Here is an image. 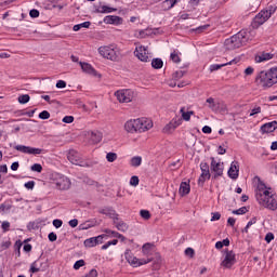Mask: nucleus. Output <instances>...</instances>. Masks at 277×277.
Returning <instances> with one entry per match:
<instances>
[{"instance_id":"nucleus-8","label":"nucleus","mask_w":277,"mask_h":277,"mask_svg":"<svg viewBox=\"0 0 277 277\" xmlns=\"http://www.w3.org/2000/svg\"><path fill=\"white\" fill-rule=\"evenodd\" d=\"M115 96L119 103H131L135 96V93L131 89H124L115 92Z\"/></svg>"},{"instance_id":"nucleus-24","label":"nucleus","mask_w":277,"mask_h":277,"mask_svg":"<svg viewBox=\"0 0 277 277\" xmlns=\"http://www.w3.org/2000/svg\"><path fill=\"white\" fill-rule=\"evenodd\" d=\"M114 225L116 226L117 230H120L121 233H127L129 230V225L124 223V221H120V219L114 220Z\"/></svg>"},{"instance_id":"nucleus-13","label":"nucleus","mask_w":277,"mask_h":277,"mask_svg":"<svg viewBox=\"0 0 277 277\" xmlns=\"http://www.w3.org/2000/svg\"><path fill=\"white\" fill-rule=\"evenodd\" d=\"M138 133H145V131H150L153 129V120L148 118H138L136 119Z\"/></svg>"},{"instance_id":"nucleus-48","label":"nucleus","mask_w":277,"mask_h":277,"mask_svg":"<svg viewBox=\"0 0 277 277\" xmlns=\"http://www.w3.org/2000/svg\"><path fill=\"white\" fill-rule=\"evenodd\" d=\"M31 172H42V164L40 163H35L30 167Z\"/></svg>"},{"instance_id":"nucleus-9","label":"nucleus","mask_w":277,"mask_h":277,"mask_svg":"<svg viewBox=\"0 0 277 277\" xmlns=\"http://www.w3.org/2000/svg\"><path fill=\"white\" fill-rule=\"evenodd\" d=\"M201 174L198 179L199 187H203L205 183L211 179V171L209 170V163L201 162L200 163Z\"/></svg>"},{"instance_id":"nucleus-64","label":"nucleus","mask_w":277,"mask_h":277,"mask_svg":"<svg viewBox=\"0 0 277 277\" xmlns=\"http://www.w3.org/2000/svg\"><path fill=\"white\" fill-rule=\"evenodd\" d=\"M185 254H186V256H194V249L187 248V249L185 250Z\"/></svg>"},{"instance_id":"nucleus-30","label":"nucleus","mask_w":277,"mask_h":277,"mask_svg":"<svg viewBox=\"0 0 277 277\" xmlns=\"http://www.w3.org/2000/svg\"><path fill=\"white\" fill-rule=\"evenodd\" d=\"M116 11H117V9L110 8L107 5H102L96 9V12H98V14H110V12H116Z\"/></svg>"},{"instance_id":"nucleus-40","label":"nucleus","mask_w":277,"mask_h":277,"mask_svg":"<svg viewBox=\"0 0 277 277\" xmlns=\"http://www.w3.org/2000/svg\"><path fill=\"white\" fill-rule=\"evenodd\" d=\"M30 98L31 97L29 96V94L19 95L18 96V103L21 105H25V104H27L28 101H30Z\"/></svg>"},{"instance_id":"nucleus-16","label":"nucleus","mask_w":277,"mask_h":277,"mask_svg":"<svg viewBox=\"0 0 277 277\" xmlns=\"http://www.w3.org/2000/svg\"><path fill=\"white\" fill-rule=\"evenodd\" d=\"M227 175L229 179H233V181H237L239 179V162L233 161L230 163V167L227 171Z\"/></svg>"},{"instance_id":"nucleus-54","label":"nucleus","mask_w":277,"mask_h":277,"mask_svg":"<svg viewBox=\"0 0 277 277\" xmlns=\"http://www.w3.org/2000/svg\"><path fill=\"white\" fill-rule=\"evenodd\" d=\"M29 16H30L31 18H38V16H40V11H38V10H36V9H32V10H30V12H29Z\"/></svg>"},{"instance_id":"nucleus-34","label":"nucleus","mask_w":277,"mask_h":277,"mask_svg":"<svg viewBox=\"0 0 277 277\" xmlns=\"http://www.w3.org/2000/svg\"><path fill=\"white\" fill-rule=\"evenodd\" d=\"M96 226V221H85L80 224V230H88L89 228H94Z\"/></svg>"},{"instance_id":"nucleus-10","label":"nucleus","mask_w":277,"mask_h":277,"mask_svg":"<svg viewBox=\"0 0 277 277\" xmlns=\"http://www.w3.org/2000/svg\"><path fill=\"white\" fill-rule=\"evenodd\" d=\"M224 254H225V258L221 262V265H222V267H225L226 269H230V267H233V265H235V263H237L235 252L226 249L224 251Z\"/></svg>"},{"instance_id":"nucleus-22","label":"nucleus","mask_w":277,"mask_h":277,"mask_svg":"<svg viewBox=\"0 0 277 277\" xmlns=\"http://www.w3.org/2000/svg\"><path fill=\"white\" fill-rule=\"evenodd\" d=\"M276 5H268L266 9L262 10L260 14H262V17L264 19L269 21V18H272V15L276 14Z\"/></svg>"},{"instance_id":"nucleus-11","label":"nucleus","mask_w":277,"mask_h":277,"mask_svg":"<svg viewBox=\"0 0 277 277\" xmlns=\"http://www.w3.org/2000/svg\"><path fill=\"white\" fill-rule=\"evenodd\" d=\"M14 148L15 150L24 153L25 155H42V153H44V149L42 148L29 147L25 145H16Z\"/></svg>"},{"instance_id":"nucleus-35","label":"nucleus","mask_w":277,"mask_h":277,"mask_svg":"<svg viewBox=\"0 0 277 277\" xmlns=\"http://www.w3.org/2000/svg\"><path fill=\"white\" fill-rule=\"evenodd\" d=\"M151 68H155V70H160V68H163V61L161 58H154L151 61Z\"/></svg>"},{"instance_id":"nucleus-63","label":"nucleus","mask_w":277,"mask_h":277,"mask_svg":"<svg viewBox=\"0 0 277 277\" xmlns=\"http://www.w3.org/2000/svg\"><path fill=\"white\" fill-rule=\"evenodd\" d=\"M56 88H58V89H64V88H66V81H64V80H58V81L56 82Z\"/></svg>"},{"instance_id":"nucleus-27","label":"nucleus","mask_w":277,"mask_h":277,"mask_svg":"<svg viewBox=\"0 0 277 277\" xmlns=\"http://www.w3.org/2000/svg\"><path fill=\"white\" fill-rule=\"evenodd\" d=\"M79 65L81 66L83 72H87L88 75H96V70L89 63L79 62Z\"/></svg>"},{"instance_id":"nucleus-7","label":"nucleus","mask_w":277,"mask_h":277,"mask_svg":"<svg viewBox=\"0 0 277 277\" xmlns=\"http://www.w3.org/2000/svg\"><path fill=\"white\" fill-rule=\"evenodd\" d=\"M124 256L132 267H142V265H148L153 261V259H137L131 255V250H127Z\"/></svg>"},{"instance_id":"nucleus-4","label":"nucleus","mask_w":277,"mask_h":277,"mask_svg":"<svg viewBox=\"0 0 277 277\" xmlns=\"http://www.w3.org/2000/svg\"><path fill=\"white\" fill-rule=\"evenodd\" d=\"M98 53L100 55H102V57H105L106 60H110V62H118V60H120V55L118 54L114 45L100 47Z\"/></svg>"},{"instance_id":"nucleus-58","label":"nucleus","mask_w":277,"mask_h":277,"mask_svg":"<svg viewBox=\"0 0 277 277\" xmlns=\"http://www.w3.org/2000/svg\"><path fill=\"white\" fill-rule=\"evenodd\" d=\"M68 224L71 228H77V226H79V220L72 219L68 222Z\"/></svg>"},{"instance_id":"nucleus-6","label":"nucleus","mask_w":277,"mask_h":277,"mask_svg":"<svg viewBox=\"0 0 277 277\" xmlns=\"http://www.w3.org/2000/svg\"><path fill=\"white\" fill-rule=\"evenodd\" d=\"M49 269V259L40 256L30 265V273L47 272Z\"/></svg>"},{"instance_id":"nucleus-45","label":"nucleus","mask_w":277,"mask_h":277,"mask_svg":"<svg viewBox=\"0 0 277 277\" xmlns=\"http://www.w3.org/2000/svg\"><path fill=\"white\" fill-rule=\"evenodd\" d=\"M117 245H118V239L110 240L102 246V250H107L109 246H117Z\"/></svg>"},{"instance_id":"nucleus-33","label":"nucleus","mask_w":277,"mask_h":277,"mask_svg":"<svg viewBox=\"0 0 277 277\" xmlns=\"http://www.w3.org/2000/svg\"><path fill=\"white\" fill-rule=\"evenodd\" d=\"M130 166L132 168H140L142 166V157L141 156H134L130 160Z\"/></svg>"},{"instance_id":"nucleus-1","label":"nucleus","mask_w":277,"mask_h":277,"mask_svg":"<svg viewBox=\"0 0 277 277\" xmlns=\"http://www.w3.org/2000/svg\"><path fill=\"white\" fill-rule=\"evenodd\" d=\"M255 81L262 85V88H272L277 83V67L271 68L268 71H261Z\"/></svg>"},{"instance_id":"nucleus-12","label":"nucleus","mask_w":277,"mask_h":277,"mask_svg":"<svg viewBox=\"0 0 277 277\" xmlns=\"http://www.w3.org/2000/svg\"><path fill=\"white\" fill-rule=\"evenodd\" d=\"M211 171L214 173L213 179H217L219 176H223L224 174V163L216 162L215 158L211 157Z\"/></svg>"},{"instance_id":"nucleus-19","label":"nucleus","mask_w":277,"mask_h":277,"mask_svg":"<svg viewBox=\"0 0 277 277\" xmlns=\"http://www.w3.org/2000/svg\"><path fill=\"white\" fill-rule=\"evenodd\" d=\"M276 129H277V121H271L261 126L260 133H262V135H265V133H274Z\"/></svg>"},{"instance_id":"nucleus-60","label":"nucleus","mask_w":277,"mask_h":277,"mask_svg":"<svg viewBox=\"0 0 277 277\" xmlns=\"http://www.w3.org/2000/svg\"><path fill=\"white\" fill-rule=\"evenodd\" d=\"M48 239H49V241H57V234L51 232V233L48 235Z\"/></svg>"},{"instance_id":"nucleus-20","label":"nucleus","mask_w":277,"mask_h":277,"mask_svg":"<svg viewBox=\"0 0 277 277\" xmlns=\"http://www.w3.org/2000/svg\"><path fill=\"white\" fill-rule=\"evenodd\" d=\"M124 130L127 133H140L137 119H131L124 123Z\"/></svg>"},{"instance_id":"nucleus-36","label":"nucleus","mask_w":277,"mask_h":277,"mask_svg":"<svg viewBox=\"0 0 277 277\" xmlns=\"http://www.w3.org/2000/svg\"><path fill=\"white\" fill-rule=\"evenodd\" d=\"M95 246H98V242L96 241V238L91 237L84 240V247L85 248H95Z\"/></svg>"},{"instance_id":"nucleus-26","label":"nucleus","mask_w":277,"mask_h":277,"mask_svg":"<svg viewBox=\"0 0 277 277\" xmlns=\"http://www.w3.org/2000/svg\"><path fill=\"white\" fill-rule=\"evenodd\" d=\"M180 196H187L189 192H192V186H189V182H182L180 184Z\"/></svg>"},{"instance_id":"nucleus-5","label":"nucleus","mask_w":277,"mask_h":277,"mask_svg":"<svg viewBox=\"0 0 277 277\" xmlns=\"http://www.w3.org/2000/svg\"><path fill=\"white\" fill-rule=\"evenodd\" d=\"M67 159L74 166H80V168H90L88 161L81 159V156L75 149H70L67 154Z\"/></svg>"},{"instance_id":"nucleus-18","label":"nucleus","mask_w":277,"mask_h":277,"mask_svg":"<svg viewBox=\"0 0 277 277\" xmlns=\"http://www.w3.org/2000/svg\"><path fill=\"white\" fill-rule=\"evenodd\" d=\"M254 179H255V181H258L256 188H255V198H256V200H259V194L263 195V194H265V192H269V189H272V188H267L265 183L263 181H261V177L255 176Z\"/></svg>"},{"instance_id":"nucleus-59","label":"nucleus","mask_w":277,"mask_h":277,"mask_svg":"<svg viewBox=\"0 0 277 277\" xmlns=\"http://www.w3.org/2000/svg\"><path fill=\"white\" fill-rule=\"evenodd\" d=\"M98 276V272L94 268H92L88 274L84 275V277H96Z\"/></svg>"},{"instance_id":"nucleus-15","label":"nucleus","mask_w":277,"mask_h":277,"mask_svg":"<svg viewBox=\"0 0 277 277\" xmlns=\"http://www.w3.org/2000/svg\"><path fill=\"white\" fill-rule=\"evenodd\" d=\"M134 55L141 62H150V57L148 56V49L144 45L137 47L134 51Z\"/></svg>"},{"instance_id":"nucleus-61","label":"nucleus","mask_w":277,"mask_h":277,"mask_svg":"<svg viewBox=\"0 0 277 277\" xmlns=\"http://www.w3.org/2000/svg\"><path fill=\"white\" fill-rule=\"evenodd\" d=\"M10 246H12V242L10 240L3 241L1 243V249L2 250H8V248H10Z\"/></svg>"},{"instance_id":"nucleus-31","label":"nucleus","mask_w":277,"mask_h":277,"mask_svg":"<svg viewBox=\"0 0 277 277\" xmlns=\"http://www.w3.org/2000/svg\"><path fill=\"white\" fill-rule=\"evenodd\" d=\"M180 113L182 114L183 120H185L186 122H189V120H192V116H194V110L185 111V107H182L180 109Z\"/></svg>"},{"instance_id":"nucleus-32","label":"nucleus","mask_w":277,"mask_h":277,"mask_svg":"<svg viewBox=\"0 0 277 277\" xmlns=\"http://www.w3.org/2000/svg\"><path fill=\"white\" fill-rule=\"evenodd\" d=\"M265 23H267V21L264 19L263 14L260 13V14L255 15V17L253 19V25L255 27H261V25H263Z\"/></svg>"},{"instance_id":"nucleus-47","label":"nucleus","mask_w":277,"mask_h":277,"mask_svg":"<svg viewBox=\"0 0 277 277\" xmlns=\"http://www.w3.org/2000/svg\"><path fill=\"white\" fill-rule=\"evenodd\" d=\"M140 215L143 220H150V211L148 210H141Z\"/></svg>"},{"instance_id":"nucleus-25","label":"nucleus","mask_w":277,"mask_h":277,"mask_svg":"<svg viewBox=\"0 0 277 277\" xmlns=\"http://www.w3.org/2000/svg\"><path fill=\"white\" fill-rule=\"evenodd\" d=\"M274 58V54L269 52H263L262 54L255 56V62L261 64V62H269V60Z\"/></svg>"},{"instance_id":"nucleus-38","label":"nucleus","mask_w":277,"mask_h":277,"mask_svg":"<svg viewBox=\"0 0 277 277\" xmlns=\"http://www.w3.org/2000/svg\"><path fill=\"white\" fill-rule=\"evenodd\" d=\"M170 60H172V62H174V64H181V56H179V52L173 51L170 54Z\"/></svg>"},{"instance_id":"nucleus-44","label":"nucleus","mask_w":277,"mask_h":277,"mask_svg":"<svg viewBox=\"0 0 277 277\" xmlns=\"http://www.w3.org/2000/svg\"><path fill=\"white\" fill-rule=\"evenodd\" d=\"M253 224H256V217H252L248 223L247 226L242 229V233H248V229L250 226H253Z\"/></svg>"},{"instance_id":"nucleus-2","label":"nucleus","mask_w":277,"mask_h":277,"mask_svg":"<svg viewBox=\"0 0 277 277\" xmlns=\"http://www.w3.org/2000/svg\"><path fill=\"white\" fill-rule=\"evenodd\" d=\"M246 31H239L238 34L232 36L229 39H226L224 44L227 51H235V49H240V47H243L248 42Z\"/></svg>"},{"instance_id":"nucleus-41","label":"nucleus","mask_w":277,"mask_h":277,"mask_svg":"<svg viewBox=\"0 0 277 277\" xmlns=\"http://www.w3.org/2000/svg\"><path fill=\"white\" fill-rule=\"evenodd\" d=\"M248 211V208L247 207H241L237 210H233L232 213L234 215H246V212Z\"/></svg>"},{"instance_id":"nucleus-21","label":"nucleus","mask_w":277,"mask_h":277,"mask_svg":"<svg viewBox=\"0 0 277 277\" xmlns=\"http://www.w3.org/2000/svg\"><path fill=\"white\" fill-rule=\"evenodd\" d=\"M105 25H122V17L118 15H107L104 17Z\"/></svg>"},{"instance_id":"nucleus-49","label":"nucleus","mask_w":277,"mask_h":277,"mask_svg":"<svg viewBox=\"0 0 277 277\" xmlns=\"http://www.w3.org/2000/svg\"><path fill=\"white\" fill-rule=\"evenodd\" d=\"M163 5H166L169 10H172V8L176 5V0H166Z\"/></svg>"},{"instance_id":"nucleus-57","label":"nucleus","mask_w":277,"mask_h":277,"mask_svg":"<svg viewBox=\"0 0 277 277\" xmlns=\"http://www.w3.org/2000/svg\"><path fill=\"white\" fill-rule=\"evenodd\" d=\"M52 224L55 228H62V224H64V222L60 219H55Z\"/></svg>"},{"instance_id":"nucleus-50","label":"nucleus","mask_w":277,"mask_h":277,"mask_svg":"<svg viewBox=\"0 0 277 277\" xmlns=\"http://www.w3.org/2000/svg\"><path fill=\"white\" fill-rule=\"evenodd\" d=\"M85 265V261L83 260H78L76 261V263L74 264V269H81V267H83Z\"/></svg>"},{"instance_id":"nucleus-39","label":"nucleus","mask_w":277,"mask_h":277,"mask_svg":"<svg viewBox=\"0 0 277 277\" xmlns=\"http://www.w3.org/2000/svg\"><path fill=\"white\" fill-rule=\"evenodd\" d=\"M106 159H107L108 163H114V161H116V159H118V154L110 151L106 155Z\"/></svg>"},{"instance_id":"nucleus-62","label":"nucleus","mask_w":277,"mask_h":277,"mask_svg":"<svg viewBox=\"0 0 277 277\" xmlns=\"http://www.w3.org/2000/svg\"><path fill=\"white\" fill-rule=\"evenodd\" d=\"M265 241L266 243H271L272 241H274V234L272 233L266 234Z\"/></svg>"},{"instance_id":"nucleus-3","label":"nucleus","mask_w":277,"mask_h":277,"mask_svg":"<svg viewBox=\"0 0 277 277\" xmlns=\"http://www.w3.org/2000/svg\"><path fill=\"white\" fill-rule=\"evenodd\" d=\"M256 200L261 207H264L269 211H276L277 209V196L272 194V192H264L262 195L258 194Z\"/></svg>"},{"instance_id":"nucleus-23","label":"nucleus","mask_w":277,"mask_h":277,"mask_svg":"<svg viewBox=\"0 0 277 277\" xmlns=\"http://www.w3.org/2000/svg\"><path fill=\"white\" fill-rule=\"evenodd\" d=\"M98 213H101L102 215H107L111 220H116L118 217V213H116V210L109 207L101 208L98 210Z\"/></svg>"},{"instance_id":"nucleus-51","label":"nucleus","mask_w":277,"mask_h":277,"mask_svg":"<svg viewBox=\"0 0 277 277\" xmlns=\"http://www.w3.org/2000/svg\"><path fill=\"white\" fill-rule=\"evenodd\" d=\"M261 106H254L252 109H251V113H250V117H252V116H256V114H261Z\"/></svg>"},{"instance_id":"nucleus-42","label":"nucleus","mask_w":277,"mask_h":277,"mask_svg":"<svg viewBox=\"0 0 277 277\" xmlns=\"http://www.w3.org/2000/svg\"><path fill=\"white\" fill-rule=\"evenodd\" d=\"M184 76H185V71H183V70H177V71L173 72L172 78H173L175 81H179V79H183Z\"/></svg>"},{"instance_id":"nucleus-28","label":"nucleus","mask_w":277,"mask_h":277,"mask_svg":"<svg viewBox=\"0 0 277 277\" xmlns=\"http://www.w3.org/2000/svg\"><path fill=\"white\" fill-rule=\"evenodd\" d=\"M154 248H155L154 243H150V242L144 243L142 247V252L144 256H150V254H153Z\"/></svg>"},{"instance_id":"nucleus-56","label":"nucleus","mask_w":277,"mask_h":277,"mask_svg":"<svg viewBox=\"0 0 277 277\" xmlns=\"http://www.w3.org/2000/svg\"><path fill=\"white\" fill-rule=\"evenodd\" d=\"M222 217V214L220 212H212L211 222H217Z\"/></svg>"},{"instance_id":"nucleus-53","label":"nucleus","mask_w":277,"mask_h":277,"mask_svg":"<svg viewBox=\"0 0 277 277\" xmlns=\"http://www.w3.org/2000/svg\"><path fill=\"white\" fill-rule=\"evenodd\" d=\"M24 187H25L26 189H34V187H36V182H35V181L26 182V183L24 184Z\"/></svg>"},{"instance_id":"nucleus-29","label":"nucleus","mask_w":277,"mask_h":277,"mask_svg":"<svg viewBox=\"0 0 277 277\" xmlns=\"http://www.w3.org/2000/svg\"><path fill=\"white\" fill-rule=\"evenodd\" d=\"M235 60L230 61L229 63H224V64H212L210 65V72H215V70H220V68H224V66H230L234 64Z\"/></svg>"},{"instance_id":"nucleus-46","label":"nucleus","mask_w":277,"mask_h":277,"mask_svg":"<svg viewBox=\"0 0 277 277\" xmlns=\"http://www.w3.org/2000/svg\"><path fill=\"white\" fill-rule=\"evenodd\" d=\"M130 185H132L133 187H137V185H140V177H137V175H133L130 179Z\"/></svg>"},{"instance_id":"nucleus-14","label":"nucleus","mask_w":277,"mask_h":277,"mask_svg":"<svg viewBox=\"0 0 277 277\" xmlns=\"http://www.w3.org/2000/svg\"><path fill=\"white\" fill-rule=\"evenodd\" d=\"M55 185L61 192H66V189H70L71 182L65 175H60L56 179Z\"/></svg>"},{"instance_id":"nucleus-43","label":"nucleus","mask_w":277,"mask_h":277,"mask_svg":"<svg viewBox=\"0 0 277 277\" xmlns=\"http://www.w3.org/2000/svg\"><path fill=\"white\" fill-rule=\"evenodd\" d=\"M39 118L40 120H49V118H51V113H49V110H42L39 114Z\"/></svg>"},{"instance_id":"nucleus-52","label":"nucleus","mask_w":277,"mask_h":277,"mask_svg":"<svg viewBox=\"0 0 277 277\" xmlns=\"http://www.w3.org/2000/svg\"><path fill=\"white\" fill-rule=\"evenodd\" d=\"M63 122H65V124H72V122H75V117H72V116H65L63 118Z\"/></svg>"},{"instance_id":"nucleus-55","label":"nucleus","mask_w":277,"mask_h":277,"mask_svg":"<svg viewBox=\"0 0 277 277\" xmlns=\"http://www.w3.org/2000/svg\"><path fill=\"white\" fill-rule=\"evenodd\" d=\"M1 228H2L3 233H8V230H10V222L3 221Z\"/></svg>"},{"instance_id":"nucleus-17","label":"nucleus","mask_w":277,"mask_h":277,"mask_svg":"<svg viewBox=\"0 0 277 277\" xmlns=\"http://www.w3.org/2000/svg\"><path fill=\"white\" fill-rule=\"evenodd\" d=\"M205 107H208V109H210L214 114H217V111H220L221 104L220 101L213 97H208L206 100Z\"/></svg>"},{"instance_id":"nucleus-37","label":"nucleus","mask_w":277,"mask_h":277,"mask_svg":"<svg viewBox=\"0 0 277 277\" xmlns=\"http://www.w3.org/2000/svg\"><path fill=\"white\" fill-rule=\"evenodd\" d=\"M12 209V206L10 202H3L0 205V213H8Z\"/></svg>"}]
</instances>
